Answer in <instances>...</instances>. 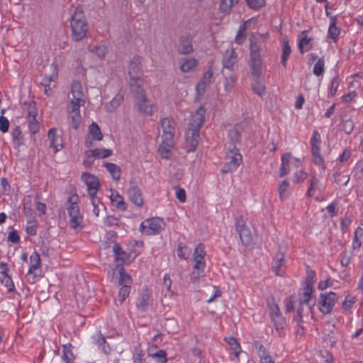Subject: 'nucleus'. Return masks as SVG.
<instances>
[{"label":"nucleus","instance_id":"dca6fc26","mask_svg":"<svg viewBox=\"0 0 363 363\" xmlns=\"http://www.w3.org/2000/svg\"><path fill=\"white\" fill-rule=\"evenodd\" d=\"M206 252L204 251L203 246L200 244L198 245L194 252V262H195L194 269H201L206 267V263L204 262V257Z\"/></svg>","mask_w":363,"mask_h":363},{"label":"nucleus","instance_id":"a211bd4d","mask_svg":"<svg viewBox=\"0 0 363 363\" xmlns=\"http://www.w3.org/2000/svg\"><path fill=\"white\" fill-rule=\"evenodd\" d=\"M213 73L211 69H208L203 75L201 80L197 83L196 89L197 93L201 95L204 93L206 87L211 84Z\"/></svg>","mask_w":363,"mask_h":363},{"label":"nucleus","instance_id":"bf43d9fd","mask_svg":"<svg viewBox=\"0 0 363 363\" xmlns=\"http://www.w3.org/2000/svg\"><path fill=\"white\" fill-rule=\"evenodd\" d=\"M289 186V183L286 180L282 181V182L280 184L278 191L281 199L286 198Z\"/></svg>","mask_w":363,"mask_h":363},{"label":"nucleus","instance_id":"5fc2aeb1","mask_svg":"<svg viewBox=\"0 0 363 363\" xmlns=\"http://www.w3.org/2000/svg\"><path fill=\"white\" fill-rule=\"evenodd\" d=\"M291 54V48L288 43L285 42L283 45L282 55H281V63L285 67L286 60Z\"/></svg>","mask_w":363,"mask_h":363},{"label":"nucleus","instance_id":"423d86ee","mask_svg":"<svg viewBox=\"0 0 363 363\" xmlns=\"http://www.w3.org/2000/svg\"><path fill=\"white\" fill-rule=\"evenodd\" d=\"M320 135L317 130H314L311 139V145L313 162L318 165H322L323 164V159L320 152Z\"/></svg>","mask_w":363,"mask_h":363},{"label":"nucleus","instance_id":"a19ab883","mask_svg":"<svg viewBox=\"0 0 363 363\" xmlns=\"http://www.w3.org/2000/svg\"><path fill=\"white\" fill-rule=\"evenodd\" d=\"M120 277L118 279V285L130 286L132 283L131 277L125 272V269L121 267L119 269Z\"/></svg>","mask_w":363,"mask_h":363},{"label":"nucleus","instance_id":"3c124183","mask_svg":"<svg viewBox=\"0 0 363 363\" xmlns=\"http://www.w3.org/2000/svg\"><path fill=\"white\" fill-rule=\"evenodd\" d=\"M340 35V29L336 26L335 20L330 23L328 28V36L333 40H336Z\"/></svg>","mask_w":363,"mask_h":363},{"label":"nucleus","instance_id":"f3484780","mask_svg":"<svg viewBox=\"0 0 363 363\" xmlns=\"http://www.w3.org/2000/svg\"><path fill=\"white\" fill-rule=\"evenodd\" d=\"M129 199L135 206L140 207L143 204V198L140 189L135 185H131L128 191Z\"/></svg>","mask_w":363,"mask_h":363},{"label":"nucleus","instance_id":"052dcab7","mask_svg":"<svg viewBox=\"0 0 363 363\" xmlns=\"http://www.w3.org/2000/svg\"><path fill=\"white\" fill-rule=\"evenodd\" d=\"M354 123L352 120L347 119L342 123V129L346 134H350L354 129Z\"/></svg>","mask_w":363,"mask_h":363},{"label":"nucleus","instance_id":"6ab92c4d","mask_svg":"<svg viewBox=\"0 0 363 363\" xmlns=\"http://www.w3.org/2000/svg\"><path fill=\"white\" fill-rule=\"evenodd\" d=\"M255 347L257 350L258 356L260 359L261 363H275L272 356L269 354V351L259 341L254 343Z\"/></svg>","mask_w":363,"mask_h":363},{"label":"nucleus","instance_id":"4c0bfd02","mask_svg":"<svg viewBox=\"0 0 363 363\" xmlns=\"http://www.w3.org/2000/svg\"><path fill=\"white\" fill-rule=\"evenodd\" d=\"M148 356L155 359L157 363H167V353L164 350H159L155 352L148 351Z\"/></svg>","mask_w":363,"mask_h":363},{"label":"nucleus","instance_id":"f03ea898","mask_svg":"<svg viewBox=\"0 0 363 363\" xmlns=\"http://www.w3.org/2000/svg\"><path fill=\"white\" fill-rule=\"evenodd\" d=\"M79 197L77 194H71L67 201V210L70 218V227L78 230L82 228V215L78 205Z\"/></svg>","mask_w":363,"mask_h":363},{"label":"nucleus","instance_id":"58836bf2","mask_svg":"<svg viewBox=\"0 0 363 363\" xmlns=\"http://www.w3.org/2000/svg\"><path fill=\"white\" fill-rule=\"evenodd\" d=\"M196 67V60L194 58L186 59L180 66V69L183 72H189L194 69Z\"/></svg>","mask_w":363,"mask_h":363},{"label":"nucleus","instance_id":"6e6552de","mask_svg":"<svg viewBox=\"0 0 363 363\" xmlns=\"http://www.w3.org/2000/svg\"><path fill=\"white\" fill-rule=\"evenodd\" d=\"M227 157L229 161L225 164L222 169L223 173H228L235 170L242 162V156L238 152V150L235 151L230 150Z\"/></svg>","mask_w":363,"mask_h":363},{"label":"nucleus","instance_id":"c756f323","mask_svg":"<svg viewBox=\"0 0 363 363\" xmlns=\"http://www.w3.org/2000/svg\"><path fill=\"white\" fill-rule=\"evenodd\" d=\"M35 111L31 110L28 113L29 129L32 134H35L39 131V124L36 120Z\"/></svg>","mask_w":363,"mask_h":363},{"label":"nucleus","instance_id":"49530a36","mask_svg":"<svg viewBox=\"0 0 363 363\" xmlns=\"http://www.w3.org/2000/svg\"><path fill=\"white\" fill-rule=\"evenodd\" d=\"M239 0H221L220 9L223 12H229Z\"/></svg>","mask_w":363,"mask_h":363},{"label":"nucleus","instance_id":"cd10ccee","mask_svg":"<svg viewBox=\"0 0 363 363\" xmlns=\"http://www.w3.org/2000/svg\"><path fill=\"white\" fill-rule=\"evenodd\" d=\"M306 33V30L302 31L298 36V49L301 53L307 52L311 49L310 43L311 41V38H308Z\"/></svg>","mask_w":363,"mask_h":363},{"label":"nucleus","instance_id":"1a4fd4ad","mask_svg":"<svg viewBox=\"0 0 363 363\" xmlns=\"http://www.w3.org/2000/svg\"><path fill=\"white\" fill-rule=\"evenodd\" d=\"M206 112V109L203 106H200L191 114L188 127L200 130L205 121Z\"/></svg>","mask_w":363,"mask_h":363},{"label":"nucleus","instance_id":"4be33fe9","mask_svg":"<svg viewBox=\"0 0 363 363\" xmlns=\"http://www.w3.org/2000/svg\"><path fill=\"white\" fill-rule=\"evenodd\" d=\"M57 77V72L55 70V67L54 68L53 72L50 76H45L41 84L44 86V93L47 96H50L52 93V87L55 86V85H52V82L55 81Z\"/></svg>","mask_w":363,"mask_h":363},{"label":"nucleus","instance_id":"2f4dec72","mask_svg":"<svg viewBox=\"0 0 363 363\" xmlns=\"http://www.w3.org/2000/svg\"><path fill=\"white\" fill-rule=\"evenodd\" d=\"M291 158V156L289 153H286L281 157V165L279 173L280 177H284L289 172V162Z\"/></svg>","mask_w":363,"mask_h":363},{"label":"nucleus","instance_id":"8fccbe9b","mask_svg":"<svg viewBox=\"0 0 363 363\" xmlns=\"http://www.w3.org/2000/svg\"><path fill=\"white\" fill-rule=\"evenodd\" d=\"M69 117L72 120V127L74 129H77L82 121L80 112L69 113Z\"/></svg>","mask_w":363,"mask_h":363},{"label":"nucleus","instance_id":"603ef678","mask_svg":"<svg viewBox=\"0 0 363 363\" xmlns=\"http://www.w3.org/2000/svg\"><path fill=\"white\" fill-rule=\"evenodd\" d=\"M111 199L113 201H115L116 203V206L118 208L121 210L125 209V203H124L122 196L119 195L118 193H113L111 196Z\"/></svg>","mask_w":363,"mask_h":363},{"label":"nucleus","instance_id":"79ce46f5","mask_svg":"<svg viewBox=\"0 0 363 363\" xmlns=\"http://www.w3.org/2000/svg\"><path fill=\"white\" fill-rule=\"evenodd\" d=\"M121 288L118 291V301L122 304L125 299L129 296L130 292V286L120 285Z\"/></svg>","mask_w":363,"mask_h":363},{"label":"nucleus","instance_id":"de8ad7c7","mask_svg":"<svg viewBox=\"0 0 363 363\" xmlns=\"http://www.w3.org/2000/svg\"><path fill=\"white\" fill-rule=\"evenodd\" d=\"M325 70V62L323 58H319L313 67V72L315 75L321 76Z\"/></svg>","mask_w":363,"mask_h":363},{"label":"nucleus","instance_id":"9b49d317","mask_svg":"<svg viewBox=\"0 0 363 363\" xmlns=\"http://www.w3.org/2000/svg\"><path fill=\"white\" fill-rule=\"evenodd\" d=\"M200 130L187 127L186 131V143L187 152H194L199 143Z\"/></svg>","mask_w":363,"mask_h":363},{"label":"nucleus","instance_id":"680f3d73","mask_svg":"<svg viewBox=\"0 0 363 363\" xmlns=\"http://www.w3.org/2000/svg\"><path fill=\"white\" fill-rule=\"evenodd\" d=\"M247 5L253 9H258L265 4L264 0H246Z\"/></svg>","mask_w":363,"mask_h":363},{"label":"nucleus","instance_id":"72a5a7b5","mask_svg":"<svg viewBox=\"0 0 363 363\" xmlns=\"http://www.w3.org/2000/svg\"><path fill=\"white\" fill-rule=\"evenodd\" d=\"M88 155L95 158H106L111 155L112 151L108 149H94L88 150Z\"/></svg>","mask_w":363,"mask_h":363},{"label":"nucleus","instance_id":"e2e57ef3","mask_svg":"<svg viewBox=\"0 0 363 363\" xmlns=\"http://www.w3.org/2000/svg\"><path fill=\"white\" fill-rule=\"evenodd\" d=\"M1 281L2 284H4L5 285V286L8 289V290L9 291H13V289L14 288V285H13V283L11 277L9 275L4 276L1 279Z\"/></svg>","mask_w":363,"mask_h":363},{"label":"nucleus","instance_id":"6e6d98bb","mask_svg":"<svg viewBox=\"0 0 363 363\" xmlns=\"http://www.w3.org/2000/svg\"><path fill=\"white\" fill-rule=\"evenodd\" d=\"M204 269L205 268L194 269V267L191 274V280L194 282L199 281L201 277L204 276Z\"/></svg>","mask_w":363,"mask_h":363},{"label":"nucleus","instance_id":"0e129e2a","mask_svg":"<svg viewBox=\"0 0 363 363\" xmlns=\"http://www.w3.org/2000/svg\"><path fill=\"white\" fill-rule=\"evenodd\" d=\"M340 80L337 77H335L331 80L330 93L331 96H334L336 94L337 88L339 86Z\"/></svg>","mask_w":363,"mask_h":363},{"label":"nucleus","instance_id":"393cba45","mask_svg":"<svg viewBox=\"0 0 363 363\" xmlns=\"http://www.w3.org/2000/svg\"><path fill=\"white\" fill-rule=\"evenodd\" d=\"M222 73L225 79L224 83L225 90L230 92L233 90L236 84L237 77L233 72L222 71Z\"/></svg>","mask_w":363,"mask_h":363},{"label":"nucleus","instance_id":"9d476101","mask_svg":"<svg viewBox=\"0 0 363 363\" xmlns=\"http://www.w3.org/2000/svg\"><path fill=\"white\" fill-rule=\"evenodd\" d=\"M129 84L131 92L135 99V101L138 100L142 102L144 101L145 100L146 95L143 89V79L130 80Z\"/></svg>","mask_w":363,"mask_h":363},{"label":"nucleus","instance_id":"f257e3e1","mask_svg":"<svg viewBox=\"0 0 363 363\" xmlns=\"http://www.w3.org/2000/svg\"><path fill=\"white\" fill-rule=\"evenodd\" d=\"M72 39L78 42L82 40L87 34L89 25L82 11L76 9L70 18Z\"/></svg>","mask_w":363,"mask_h":363},{"label":"nucleus","instance_id":"20e7f679","mask_svg":"<svg viewBox=\"0 0 363 363\" xmlns=\"http://www.w3.org/2000/svg\"><path fill=\"white\" fill-rule=\"evenodd\" d=\"M337 300L338 296L334 292L321 294L319 301L320 311L324 314L330 313Z\"/></svg>","mask_w":363,"mask_h":363},{"label":"nucleus","instance_id":"473e14b6","mask_svg":"<svg viewBox=\"0 0 363 363\" xmlns=\"http://www.w3.org/2000/svg\"><path fill=\"white\" fill-rule=\"evenodd\" d=\"M135 104L138 106V108L140 112L145 113L147 115L152 114V107L149 104L147 97H145V100L144 101H140V100L135 101Z\"/></svg>","mask_w":363,"mask_h":363},{"label":"nucleus","instance_id":"c9c22d12","mask_svg":"<svg viewBox=\"0 0 363 363\" xmlns=\"http://www.w3.org/2000/svg\"><path fill=\"white\" fill-rule=\"evenodd\" d=\"M363 238V228L358 227L354 233V238L352 244L353 250L359 248L362 246L361 238Z\"/></svg>","mask_w":363,"mask_h":363},{"label":"nucleus","instance_id":"a18cd8bd","mask_svg":"<svg viewBox=\"0 0 363 363\" xmlns=\"http://www.w3.org/2000/svg\"><path fill=\"white\" fill-rule=\"evenodd\" d=\"M71 345H63V355L62 358L66 363H73L74 355L71 350Z\"/></svg>","mask_w":363,"mask_h":363},{"label":"nucleus","instance_id":"7c9ffc66","mask_svg":"<svg viewBox=\"0 0 363 363\" xmlns=\"http://www.w3.org/2000/svg\"><path fill=\"white\" fill-rule=\"evenodd\" d=\"M123 100V96L121 94H118L115 97L105 106V108L108 112L114 111L121 104Z\"/></svg>","mask_w":363,"mask_h":363},{"label":"nucleus","instance_id":"c85d7f7f","mask_svg":"<svg viewBox=\"0 0 363 363\" xmlns=\"http://www.w3.org/2000/svg\"><path fill=\"white\" fill-rule=\"evenodd\" d=\"M104 166L110 173L113 180L118 181L121 178V169L119 166L111 162H105Z\"/></svg>","mask_w":363,"mask_h":363},{"label":"nucleus","instance_id":"ddd939ff","mask_svg":"<svg viewBox=\"0 0 363 363\" xmlns=\"http://www.w3.org/2000/svg\"><path fill=\"white\" fill-rule=\"evenodd\" d=\"M237 63V54L233 48L227 50L223 59V71L233 72Z\"/></svg>","mask_w":363,"mask_h":363},{"label":"nucleus","instance_id":"412c9836","mask_svg":"<svg viewBox=\"0 0 363 363\" xmlns=\"http://www.w3.org/2000/svg\"><path fill=\"white\" fill-rule=\"evenodd\" d=\"M177 51L182 55H187L192 52L191 38L189 36L182 37L177 46Z\"/></svg>","mask_w":363,"mask_h":363},{"label":"nucleus","instance_id":"0eeeda50","mask_svg":"<svg viewBox=\"0 0 363 363\" xmlns=\"http://www.w3.org/2000/svg\"><path fill=\"white\" fill-rule=\"evenodd\" d=\"M142 60L139 56H134L130 61L128 65V74L130 80L142 79Z\"/></svg>","mask_w":363,"mask_h":363},{"label":"nucleus","instance_id":"a878e982","mask_svg":"<svg viewBox=\"0 0 363 363\" xmlns=\"http://www.w3.org/2000/svg\"><path fill=\"white\" fill-rule=\"evenodd\" d=\"M48 138L50 140V147L55 149V152H57L63 147L62 140L60 137L56 135L55 129H50L48 132Z\"/></svg>","mask_w":363,"mask_h":363},{"label":"nucleus","instance_id":"5701e85b","mask_svg":"<svg viewBox=\"0 0 363 363\" xmlns=\"http://www.w3.org/2000/svg\"><path fill=\"white\" fill-rule=\"evenodd\" d=\"M173 145H174L173 140H170L169 141V140L162 139V144L160 145L159 149H158V152H159L160 156L164 159L170 158L171 155H172L171 151L173 147Z\"/></svg>","mask_w":363,"mask_h":363},{"label":"nucleus","instance_id":"37998d69","mask_svg":"<svg viewBox=\"0 0 363 363\" xmlns=\"http://www.w3.org/2000/svg\"><path fill=\"white\" fill-rule=\"evenodd\" d=\"M85 101H79L78 100L70 99L69 104L68 105V111L69 113H77L79 111V108L81 106H84Z\"/></svg>","mask_w":363,"mask_h":363},{"label":"nucleus","instance_id":"774afa93","mask_svg":"<svg viewBox=\"0 0 363 363\" xmlns=\"http://www.w3.org/2000/svg\"><path fill=\"white\" fill-rule=\"evenodd\" d=\"M26 232L30 235H35L37 233V225L35 222H28L26 226Z\"/></svg>","mask_w":363,"mask_h":363},{"label":"nucleus","instance_id":"7ed1b4c3","mask_svg":"<svg viewBox=\"0 0 363 363\" xmlns=\"http://www.w3.org/2000/svg\"><path fill=\"white\" fill-rule=\"evenodd\" d=\"M165 223L162 218H153L147 219L140 224V230L145 235H152L159 234L164 229Z\"/></svg>","mask_w":363,"mask_h":363},{"label":"nucleus","instance_id":"aec40b11","mask_svg":"<svg viewBox=\"0 0 363 363\" xmlns=\"http://www.w3.org/2000/svg\"><path fill=\"white\" fill-rule=\"evenodd\" d=\"M72 99L79 101H86V93L84 91L81 83L78 81H74L71 86Z\"/></svg>","mask_w":363,"mask_h":363},{"label":"nucleus","instance_id":"c03bdc74","mask_svg":"<svg viewBox=\"0 0 363 363\" xmlns=\"http://www.w3.org/2000/svg\"><path fill=\"white\" fill-rule=\"evenodd\" d=\"M262 61L250 62L252 75L257 79H259L262 74Z\"/></svg>","mask_w":363,"mask_h":363},{"label":"nucleus","instance_id":"bb28decb","mask_svg":"<svg viewBox=\"0 0 363 363\" xmlns=\"http://www.w3.org/2000/svg\"><path fill=\"white\" fill-rule=\"evenodd\" d=\"M323 189V186L320 184L319 180L315 177H311L309 180V188L307 191L308 196H313L315 194L316 191L319 193Z\"/></svg>","mask_w":363,"mask_h":363},{"label":"nucleus","instance_id":"e433bc0d","mask_svg":"<svg viewBox=\"0 0 363 363\" xmlns=\"http://www.w3.org/2000/svg\"><path fill=\"white\" fill-rule=\"evenodd\" d=\"M89 135L92 137L94 140H102L103 135L99 125L93 122L89 127Z\"/></svg>","mask_w":363,"mask_h":363},{"label":"nucleus","instance_id":"09e8293b","mask_svg":"<svg viewBox=\"0 0 363 363\" xmlns=\"http://www.w3.org/2000/svg\"><path fill=\"white\" fill-rule=\"evenodd\" d=\"M227 342L231 346L232 350L234 351L235 356L238 357L241 352V347L239 343L238 342L236 338L233 337H230L227 339Z\"/></svg>","mask_w":363,"mask_h":363},{"label":"nucleus","instance_id":"4468645a","mask_svg":"<svg viewBox=\"0 0 363 363\" xmlns=\"http://www.w3.org/2000/svg\"><path fill=\"white\" fill-rule=\"evenodd\" d=\"M162 129V139L170 140H173L175 135V128L174 123L168 118H164L160 121Z\"/></svg>","mask_w":363,"mask_h":363},{"label":"nucleus","instance_id":"4d7b16f0","mask_svg":"<svg viewBox=\"0 0 363 363\" xmlns=\"http://www.w3.org/2000/svg\"><path fill=\"white\" fill-rule=\"evenodd\" d=\"M113 250L115 254L116 259L117 260H123V261L125 259V253L122 250L121 247H120V245L116 243L113 245Z\"/></svg>","mask_w":363,"mask_h":363},{"label":"nucleus","instance_id":"13d9d810","mask_svg":"<svg viewBox=\"0 0 363 363\" xmlns=\"http://www.w3.org/2000/svg\"><path fill=\"white\" fill-rule=\"evenodd\" d=\"M91 205L93 206V213L96 217L99 216V213L102 210L105 209L104 204L100 201V200H94Z\"/></svg>","mask_w":363,"mask_h":363},{"label":"nucleus","instance_id":"f704fd0d","mask_svg":"<svg viewBox=\"0 0 363 363\" xmlns=\"http://www.w3.org/2000/svg\"><path fill=\"white\" fill-rule=\"evenodd\" d=\"M30 267L28 271V274H32L37 269L40 264V255L38 252H33L30 257Z\"/></svg>","mask_w":363,"mask_h":363},{"label":"nucleus","instance_id":"2eb2a0df","mask_svg":"<svg viewBox=\"0 0 363 363\" xmlns=\"http://www.w3.org/2000/svg\"><path fill=\"white\" fill-rule=\"evenodd\" d=\"M284 254L282 252H279L274 257L272 263V271L277 276H282L285 267Z\"/></svg>","mask_w":363,"mask_h":363},{"label":"nucleus","instance_id":"f8f14e48","mask_svg":"<svg viewBox=\"0 0 363 363\" xmlns=\"http://www.w3.org/2000/svg\"><path fill=\"white\" fill-rule=\"evenodd\" d=\"M153 301L150 291L147 289H143L136 303V308L141 312L147 310L149 306Z\"/></svg>","mask_w":363,"mask_h":363},{"label":"nucleus","instance_id":"69168bd1","mask_svg":"<svg viewBox=\"0 0 363 363\" xmlns=\"http://www.w3.org/2000/svg\"><path fill=\"white\" fill-rule=\"evenodd\" d=\"M9 127V120L3 116H0V130L2 133H6L8 131Z\"/></svg>","mask_w":363,"mask_h":363},{"label":"nucleus","instance_id":"b1692460","mask_svg":"<svg viewBox=\"0 0 363 363\" xmlns=\"http://www.w3.org/2000/svg\"><path fill=\"white\" fill-rule=\"evenodd\" d=\"M82 179L87 186V189H99V182L98 178L94 175L89 173H83L82 175Z\"/></svg>","mask_w":363,"mask_h":363},{"label":"nucleus","instance_id":"864d4df0","mask_svg":"<svg viewBox=\"0 0 363 363\" xmlns=\"http://www.w3.org/2000/svg\"><path fill=\"white\" fill-rule=\"evenodd\" d=\"M97 342L99 344V346L101 347V350L104 352V353L106 354H109L111 348L108 345H106L105 337L101 334H99Z\"/></svg>","mask_w":363,"mask_h":363},{"label":"nucleus","instance_id":"39448f33","mask_svg":"<svg viewBox=\"0 0 363 363\" xmlns=\"http://www.w3.org/2000/svg\"><path fill=\"white\" fill-rule=\"evenodd\" d=\"M235 226L242 243L245 246L250 245L252 242V235L246 227L242 217L236 219Z\"/></svg>","mask_w":363,"mask_h":363},{"label":"nucleus","instance_id":"338daca9","mask_svg":"<svg viewBox=\"0 0 363 363\" xmlns=\"http://www.w3.org/2000/svg\"><path fill=\"white\" fill-rule=\"evenodd\" d=\"M306 177H307V174L305 172L300 170L294 174V182H295V183L301 182L306 178Z\"/></svg>","mask_w":363,"mask_h":363},{"label":"nucleus","instance_id":"ea45409f","mask_svg":"<svg viewBox=\"0 0 363 363\" xmlns=\"http://www.w3.org/2000/svg\"><path fill=\"white\" fill-rule=\"evenodd\" d=\"M12 140L16 147L20 146L23 143V137L19 126H16L11 132Z\"/></svg>","mask_w":363,"mask_h":363}]
</instances>
